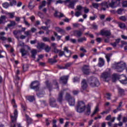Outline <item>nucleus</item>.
<instances>
[{
  "instance_id": "aec40b11",
  "label": "nucleus",
  "mask_w": 127,
  "mask_h": 127,
  "mask_svg": "<svg viewBox=\"0 0 127 127\" xmlns=\"http://www.w3.org/2000/svg\"><path fill=\"white\" fill-rule=\"evenodd\" d=\"M6 22V16H1L0 17V24H4Z\"/></svg>"
},
{
  "instance_id": "09e8293b",
  "label": "nucleus",
  "mask_w": 127,
  "mask_h": 127,
  "mask_svg": "<svg viewBox=\"0 0 127 127\" xmlns=\"http://www.w3.org/2000/svg\"><path fill=\"white\" fill-rule=\"evenodd\" d=\"M119 19L121 20H123V21H127V17L125 16H122L119 17Z\"/></svg>"
},
{
  "instance_id": "3c124183",
  "label": "nucleus",
  "mask_w": 127,
  "mask_h": 127,
  "mask_svg": "<svg viewBox=\"0 0 127 127\" xmlns=\"http://www.w3.org/2000/svg\"><path fill=\"white\" fill-rule=\"evenodd\" d=\"M123 9L122 8H119L118 9V10H117V13H118V14H123Z\"/></svg>"
},
{
  "instance_id": "ddd939ff",
  "label": "nucleus",
  "mask_w": 127,
  "mask_h": 127,
  "mask_svg": "<svg viewBox=\"0 0 127 127\" xmlns=\"http://www.w3.org/2000/svg\"><path fill=\"white\" fill-rule=\"evenodd\" d=\"M68 79H69V75H66L62 76L60 78V83L61 84H67V82H68Z\"/></svg>"
},
{
  "instance_id": "a878e982",
  "label": "nucleus",
  "mask_w": 127,
  "mask_h": 127,
  "mask_svg": "<svg viewBox=\"0 0 127 127\" xmlns=\"http://www.w3.org/2000/svg\"><path fill=\"white\" fill-rule=\"evenodd\" d=\"M100 111V109H99V106H97L96 107H95V109L94 111V112H93V113L91 114V117H94V116H95V115H96V113H98V112H99Z\"/></svg>"
},
{
  "instance_id": "0eeeda50",
  "label": "nucleus",
  "mask_w": 127,
  "mask_h": 127,
  "mask_svg": "<svg viewBox=\"0 0 127 127\" xmlns=\"http://www.w3.org/2000/svg\"><path fill=\"white\" fill-rule=\"evenodd\" d=\"M65 99L68 102L69 106H75V99L72 98L70 94H66Z\"/></svg>"
},
{
  "instance_id": "423d86ee",
  "label": "nucleus",
  "mask_w": 127,
  "mask_h": 127,
  "mask_svg": "<svg viewBox=\"0 0 127 127\" xmlns=\"http://www.w3.org/2000/svg\"><path fill=\"white\" fill-rule=\"evenodd\" d=\"M101 78L105 82H109V80H111V74L109 72H104L101 74Z\"/></svg>"
},
{
  "instance_id": "69168bd1",
  "label": "nucleus",
  "mask_w": 127,
  "mask_h": 127,
  "mask_svg": "<svg viewBox=\"0 0 127 127\" xmlns=\"http://www.w3.org/2000/svg\"><path fill=\"white\" fill-rule=\"evenodd\" d=\"M70 42H71V43H76L77 42V40L75 39H70L69 40Z\"/></svg>"
},
{
  "instance_id": "603ef678",
  "label": "nucleus",
  "mask_w": 127,
  "mask_h": 127,
  "mask_svg": "<svg viewBox=\"0 0 127 127\" xmlns=\"http://www.w3.org/2000/svg\"><path fill=\"white\" fill-rule=\"evenodd\" d=\"M49 27H50V25L48 26H42L40 29H43V30H47Z\"/></svg>"
},
{
  "instance_id": "cd10ccee",
  "label": "nucleus",
  "mask_w": 127,
  "mask_h": 127,
  "mask_svg": "<svg viewBox=\"0 0 127 127\" xmlns=\"http://www.w3.org/2000/svg\"><path fill=\"white\" fill-rule=\"evenodd\" d=\"M31 54L32 58L35 59V56H36V54H37V51L36 50H32Z\"/></svg>"
},
{
  "instance_id": "7ed1b4c3",
  "label": "nucleus",
  "mask_w": 127,
  "mask_h": 127,
  "mask_svg": "<svg viewBox=\"0 0 127 127\" xmlns=\"http://www.w3.org/2000/svg\"><path fill=\"white\" fill-rule=\"evenodd\" d=\"M114 67L116 69L117 72H123L126 68V63L124 62L115 63Z\"/></svg>"
},
{
  "instance_id": "e433bc0d",
  "label": "nucleus",
  "mask_w": 127,
  "mask_h": 127,
  "mask_svg": "<svg viewBox=\"0 0 127 127\" xmlns=\"http://www.w3.org/2000/svg\"><path fill=\"white\" fill-rule=\"evenodd\" d=\"M75 16L76 17H79L80 15H82V11H76L75 13Z\"/></svg>"
},
{
  "instance_id": "f704fd0d",
  "label": "nucleus",
  "mask_w": 127,
  "mask_h": 127,
  "mask_svg": "<svg viewBox=\"0 0 127 127\" xmlns=\"http://www.w3.org/2000/svg\"><path fill=\"white\" fill-rule=\"evenodd\" d=\"M27 100L29 101V102H33V101L35 100V98H34V96H28L27 97Z\"/></svg>"
},
{
  "instance_id": "c9c22d12",
  "label": "nucleus",
  "mask_w": 127,
  "mask_h": 127,
  "mask_svg": "<svg viewBox=\"0 0 127 127\" xmlns=\"http://www.w3.org/2000/svg\"><path fill=\"white\" fill-rule=\"evenodd\" d=\"M55 29H56V31H58V32H60V33L64 32V30L63 29L60 28L59 27H56Z\"/></svg>"
},
{
  "instance_id": "6e6d98bb",
  "label": "nucleus",
  "mask_w": 127,
  "mask_h": 127,
  "mask_svg": "<svg viewBox=\"0 0 127 127\" xmlns=\"http://www.w3.org/2000/svg\"><path fill=\"white\" fill-rule=\"evenodd\" d=\"M92 6L95 8H98L99 7V4L97 3H92Z\"/></svg>"
},
{
  "instance_id": "864d4df0",
  "label": "nucleus",
  "mask_w": 127,
  "mask_h": 127,
  "mask_svg": "<svg viewBox=\"0 0 127 127\" xmlns=\"http://www.w3.org/2000/svg\"><path fill=\"white\" fill-rule=\"evenodd\" d=\"M84 11L85 13H88L89 11H90V9L89 8H87V7H83Z\"/></svg>"
},
{
  "instance_id": "e2e57ef3",
  "label": "nucleus",
  "mask_w": 127,
  "mask_h": 127,
  "mask_svg": "<svg viewBox=\"0 0 127 127\" xmlns=\"http://www.w3.org/2000/svg\"><path fill=\"white\" fill-rule=\"evenodd\" d=\"M121 43H122V45H121V48L124 47V45H127V42H125L124 41H122Z\"/></svg>"
},
{
  "instance_id": "393cba45",
  "label": "nucleus",
  "mask_w": 127,
  "mask_h": 127,
  "mask_svg": "<svg viewBox=\"0 0 127 127\" xmlns=\"http://www.w3.org/2000/svg\"><path fill=\"white\" fill-rule=\"evenodd\" d=\"M25 118L26 119L27 123L29 125L30 124H32L33 122V120L31 119V118H29V116L28 115H26Z\"/></svg>"
},
{
  "instance_id": "f3484780",
  "label": "nucleus",
  "mask_w": 127,
  "mask_h": 127,
  "mask_svg": "<svg viewBox=\"0 0 127 127\" xmlns=\"http://www.w3.org/2000/svg\"><path fill=\"white\" fill-rule=\"evenodd\" d=\"M67 2H69V4L68 5V8H71L73 9L75 6L76 0H70Z\"/></svg>"
},
{
  "instance_id": "bb28decb",
  "label": "nucleus",
  "mask_w": 127,
  "mask_h": 127,
  "mask_svg": "<svg viewBox=\"0 0 127 127\" xmlns=\"http://www.w3.org/2000/svg\"><path fill=\"white\" fill-rule=\"evenodd\" d=\"M71 65H72V63H69L65 64V67L59 66V68L60 69H67V68H68V67H70V66H71Z\"/></svg>"
},
{
  "instance_id": "a18cd8bd",
  "label": "nucleus",
  "mask_w": 127,
  "mask_h": 127,
  "mask_svg": "<svg viewBox=\"0 0 127 127\" xmlns=\"http://www.w3.org/2000/svg\"><path fill=\"white\" fill-rule=\"evenodd\" d=\"M19 73H20V71L19 70L17 69L16 71V80H19V77L17 76V75H19Z\"/></svg>"
},
{
  "instance_id": "5701e85b",
  "label": "nucleus",
  "mask_w": 127,
  "mask_h": 127,
  "mask_svg": "<svg viewBox=\"0 0 127 127\" xmlns=\"http://www.w3.org/2000/svg\"><path fill=\"white\" fill-rule=\"evenodd\" d=\"M45 47V44L44 43H38V46H37V48L38 49H44V47Z\"/></svg>"
},
{
  "instance_id": "58836bf2",
  "label": "nucleus",
  "mask_w": 127,
  "mask_h": 127,
  "mask_svg": "<svg viewBox=\"0 0 127 127\" xmlns=\"http://www.w3.org/2000/svg\"><path fill=\"white\" fill-rule=\"evenodd\" d=\"M43 40L45 42H51V41H50V39L48 37L43 38Z\"/></svg>"
},
{
  "instance_id": "338daca9",
  "label": "nucleus",
  "mask_w": 127,
  "mask_h": 127,
  "mask_svg": "<svg viewBox=\"0 0 127 127\" xmlns=\"http://www.w3.org/2000/svg\"><path fill=\"white\" fill-rule=\"evenodd\" d=\"M38 15H39V16H40V18H43V17H44V15H43V13H42V12H39L38 14Z\"/></svg>"
},
{
  "instance_id": "a19ab883",
  "label": "nucleus",
  "mask_w": 127,
  "mask_h": 127,
  "mask_svg": "<svg viewBox=\"0 0 127 127\" xmlns=\"http://www.w3.org/2000/svg\"><path fill=\"white\" fill-rule=\"evenodd\" d=\"M9 5H10L7 2H5L2 4L3 7L4 8H7Z\"/></svg>"
},
{
  "instance_id": "0e129e2a",
  "label": "nucleus",
  "mask_w": 127,
  "mask_h": 127,
  "mask_svg": "<svg viewBox=\"0 0 127 127\" xmlns=\"http://www.w3.org/2000/svg\"><path fill=\"white\" fill-rule=\"evenodd\" d=\"M63 2H64V3H67V2H65L64 1H63L62 0H59L57 1V3H63Z\"/></svg>"
},
{
  "instance_id": "dca6fc26",
  "label": "nucleus",
  "mask_w": 127,
  "mask_h": 127,
  "mask_svg": "<svg viewBox=\"0 0 127 127\" xmlns=\"http://www.w3.org/2000/svg\"><path fill=\"white\" fill-rule=\"evenodd\" d=\"M50 105L52 108H56L57 106L56 104V101L54 98H51L50 100Z\"/></svg>"
},
{
  "instance_id": "20e7f679",
  "label": "nucleus",
  "mask_w": 127,
  "mask_h": 127,
  "mask_svg": "<svg viewBox=\"0 0 127 127\" xmlns=\"http://www.w3.org/2000/svg\"><path fill=\"white\" fill-rule=\"evenodd\" d=\"M64 51L60 50V52H59V55L60 57H62L63 55H64V56H66V57H70V56H71V55H72L71 51L68 49V47H65L64 49Z\"/></svg>"
},
{
  "instance_id": "8fccbe9b",
  "label": "nucleus",
  "mask_w": 127,
  "mask_h": 127,
  "mask_svg": "<svg viewBox=\"0 0 127 127\" xmlns=\"http://www.w3.org/2000/svg\"><path fill=\"white\" fill-rule=\"evenodd\" d=\"M112 95L110 93H107L105 97L107 100H111V96Z\"/></svg>"
},
{
  "instance_id": "052dcab7",
  "label": "nucleus",
  "mask_w": 127,
  "mask_h": 127,
  "mask_svg": "<svg viewBox=\"0 0 127 127\" xmlns=\"http://www.w3.org/2000/svg\"><path fill=\"white\" fill-rule=\"evenodd\" d=\"M80 81V79L77 77H75L73 78V82L75 83V82H79Z\"/></svg>"
},
{
  "instance_id": "c85d7f7f",
  "label": "nucleus",
  "mask_w": 127,
  "mask_h": 127,
  "mask_svg": "<svg viewBox=\"0 0 127 127\" xmlns=\"http://www.w3.org/2000/svg\"><path fill=\"white\" fill-rule=\"evenodd\" d=\"M87 41V38L84 37L82 38H80L77 40L78 42H79L80 43H83L84 41Z\"/></svg>"
},
{
  "instance_id": "37998d69",
  "label": "nucleus",
  "mask_w": 127,
  "mask_h": 127,
  "mask_svg": "<svg viewBox=\"0 0 127 127\" xmlns=\"http://www.w3.org/2000/svg\"><path fill=\"white\" fill-rule=\"evenodd\" d=\"M101 5H102V6H105V7H106V8H108V7H109V5H108V2H104L102 3Z\"/></svg>"
},
{
  "instance_id": "473e14b6",
  "label": "nucleus",
  "mask_w": 127,
  "mask_h": 127,
  "mask_svg": "<svg viewBox=\"0 0 127 127\" xmlns=\"http://www.w3.org/2000/svg\"><path fill=\"white\" fill-rule=\"evenodd\" d=\"M44 50L46 51V52H49L50 50H51V47H49L48 45H45L44 47Z\"/></svg>"
},
{
  "instance_id": "2eb2a0df",
  "label": "nucleus",
  "mask_w": 127,
  "mask_h": 127,
  "mask_svg": "<svg viewBox=\"0 0 127 127\" xmlns=\"http://www.w3.org/2000/svg\"><path fill=\"white\" fill-rule=\"evenodd\" d=\"M53 0H47V4L48 5V9L50 12H52L53 10H55L54 7L50 5L52 3Z\"/></svg>"
},
{
  "instance_id": "c03bdc74",
  "label": "nucleus",
  "mask_w": 127,
  "mask_h": 127,
  "mask_svg": "<svg viewBox=\"0 0 127 127\" xmlns=\"http://www.w3.org/2000/svg\"><path fill=\"white\" fill-rule=\"evenodd\" d=\"M48 61L50 63H56L57 62V61H56V60L53 59H49Z\"/></svg>"
},
{
  "instance_id": "a211bd4d",
  "label": "nucleus",
  "mask_w": 127,
  "mask_h": 127,
  "mask_svg": "<svg viewBox=\"0 0 127 127\" xmlns=\"http://www.w3.org/2000/svg\"><path fill=\"white\" fill-rule=\"evenodd\" d=\"M54 15L56 17H59V18H61V17H64V16H65V15H64V14H63V13H61L57 11H56L54 14Z\"/></svg>"
},
{
  "instance_id": "13d9d810",
  "label": "nucleus",
  "mask_w": 127,
  "mask_h": 127,
  "mask_svg": "<svg viewBox=\"0 0 127 127\" xmlns=\"http://www.w3.org/2000/svg\"><path fill=\"white\" fill-rule=\"evenodd\" d=\"M76 8H77V10H78V11H81V9H83V8H84V7H83L81 5H78V6H77Z\"/></svg>"
},
{
  "instance_id": "49530a36",
  "label": "nucleus",
  "mask_w": 127,
  "mask_h": 127,
  "mask_svg": "<svg viewBox=\"0 0 127 127\" xmlns=\"http://www.w3.org/2000/svg\"><path fill=\"white\" fill-rule=\"evenodd\" d=\"M11 104L13 105V108H17V105L15 104V100H14V99L12 100Z\"/></svg>"
},
{
  "instance_id": "f8f14e48",
  "label": "nucleus",
  "mask_w": 127,
  "mask_h": 127,
  "mask_svg": "<svg viewBox=\"0 0 127 127\" xmlns=\"http://www.w3.org/2000/svg\"><path fill=\"white\" fill-rule=\"evenodd\" d=\"M82 71L83 72V74L85 75H89L91 70H90V68H89V65H85L83 66L82 68Z\"/></svg>"
},
{
  "instance_id": "ea45409f",
  "label": "nucleus",
  "mask_w": 127,
  "mask_h": 127,
  "mask_svg": "<svg viewBox=\"0 0 127 127\" xmlns=\"http://www.w3.org/2000/svg\"><path fill=\"white\" fill-rule=\"evenodd\" d=\"M10 5L11 6H13V5H16V0H13L10 2Z\"/></svg>"
},
{
  "instance_id": "4d7b16f0",
  "label": "nucleus",
  "mask_w": 127,
  "mask_h": 127,
  "mask_svg": "<svg viewBox=\"0 0 127 127\" xmlns=\"http://www.w3.org/2000/svg\"><path fill=\"white\" fill-rule=\"evenodd\" d=\"M43 57H44V56H43V55H39L37 61V62H38L40 60H41V59H42Z\"/></svg>"
},
{
  "instance_id": "f257e3e1",
  "label": "nucleus",
  "mask_w": 127,
  "mask_h": 127,
  "mask_svg": "<svg viewBox=\"0 0 127 127\" xmlns=\"http://www.w3.org/2000/svg\"><path fill=\"white\" fill-rule=\"evenodd\" d=\"M76 109L77 113H83L84 111L86 115H88L89 116V115L91 114V107L90 105H88L86 107L85 103L83 101H78Z\"/></svg>"
},
{
  "instance_id": "72a5a7b5",
  "label": "nucleus",
  "mask_w": 127,
  "mask_h": 127,
  "mask_svg": "<svg viewBox=\"0 0 127 127\" xmlns=\"http://www.w3.org/2000/svg\"><path fill=\"white\" fill-rule=\"evenodd\" d=\"M10 24L7 25L8 28L11 27V26H14V25L16 24L15 21H10Z\"/></svg>"
},
{
  "instance_id": "2f4dec72",
  "label": "nucleus",
  "mask_w": 127,
  "mask_h": 127,
  "mask_svg": "<svg viewBox=\"0 0 127 127\" xmlns=\"http://www.w3.org/2000/svg\"><path fill=\"white\" fill-rule=\"evenodd\" d=\"M62 97H63V93L62 92L60 93L59 98L58 99V102H60V103H61L62 102Z\"/></svg>"
},
{
  "instance_id": "9d476101",
  "label": "nucleus",
  "mask_w": 127,
  "mask_h": 127,
  "mask_svg": "<svg viewBox=\"0 0 127 127\" xmlns=\"http://www.w3.org/2000/svg\"><path fill=\"white\" fill-rule=\"evenodd\" d=\"M39 82L38 81H35L32 82L30 88L31 89H33V90H35V91H38L39 89Z\"/></svg>"
},
{
  "instance_id": "774afa93",
  "label": "nucleus",
  "mask_w": 127,
  "mask_h": 127,
  "mask_svg": "<svg viewBox=\"0 0 127 127\" xmlns=\"http://www.w3.org/2000/svg\"><path fill=\"white\" fill-rule=\"evenodd\" d=\"M123 7H127V1H125L123 3Z\"/></svg>"
},
{
  "instance_id": "de8ad7c7",
  "label": "nucleus",
  "mask_w": 127,
  "mask_h": 127,
  "mask_svg": "<svg viewBox=\"0 0 127 127\" xmlns=\"http://www.w3.org/2000/svg\"><path fill=\"white\" fill-rule=\"evenodd\" d=\"M51 46L53 48V49L57 48V44L55 43H52L51 45Z\"/></svg>"
},
{
  "instance_id": "39448f33",
  "label": "nucleus",
  "mask_w": 127,
  "mask_h": 127,
  "mask_svg": "<svg viewBox=\"0 0 127 127\" xmlns=\"http://www.w3.org/2000/svg\"><path fill=\"white\" fill-rule=\"evenodd\" d=\"M89 81L91 87H99L100 86V82L96 77H92L89 79Z\"/></svg>"
},
{
  "instance_id": "1a4fd4ad",
  "label": "nucleus",
  "mask_w": 127,
  "mask_h": 127,
  "mask_svg": "<svg viewBox=\"0 0 127 127\" xmlns=\"http://www.w3.org/2000/svg\"><path fill=\"white\" fill-rule=\"evenodd\" d=\"M18 114V112L17 110H15L14 111V116L10 115L12 123L13 125V126H11L10 127H15V124L14 123L16 122V119H17V115Z\"/></svg>"
},
{
  "instance_id": "4468645a",
  "label": "nucleus",
  "mask_w": 127,
  "mask_h": 127,
  "mask_svg": "<svg viewBox=\"0 0 127 127\" xmlns=\"http://www.w3.org/2000/svg\"><path fill=\"white\" fill-rule=\"evenodd\" d=\"M46 84L50 89L51 88V87H53V86H56V87H55L56 88H58V83H57V81H56V80L54 81L53 85H52V84L51 83H49V81H46Z\"/></svg>"
},
{
  "instance_id": "6e6552de",
  "label": "nucleus",
  "mask_w": 127,
  "mask_h": 127,
  "mask_svg": "<svg viewBox=\"0 0 127 127\" xmlns=\"http://www.w3.org/2000/svg\"><path fill=\"white\" fill-rule=\"evenodd\" d=\"M100 34L103 36L108 37V36H111L112 33H111V31L107 30V28H104L101 30Z\"/></svg>"
},
{
  "instance_id": "5fc2aeb1",
  "label": "nucleus",
  "mask_w": 127,
  "mask_h": 127,
  "mask_svg": "<svg viewBox=\"0 0 127 127\" xmlns=\"http://www.w3.org/2000/svg\"><path fill=\"white\" fill-rule=\"evenodd\" d=\"M28 69V66L27 65H24L23 66V70L24 72H25V71H27Z\"/></svg>"
},
{
  "instance_id": "680f3d73",
  "label": "nucleus",
  "mask_w": 127,
  "mask_h": 127,
  "mask_svg": "<svg viewBox=\"0 0 127 127\" xmlns=\"http://www.w3.org/2000/svg\"><path fill=\"white\" fill-rule=\"evenodd\" d=\"M31 3H32V2H30L29 5H28V7L29 8H30V9H32V8H33V7H34V5H31Z\"/></svg>"
},
{
  "instance_id": "b1692460",
  "label": "nucleus",
  "mask_w": 127,
  "mask_h": 127,
  "mask_svg": "<svg viewBox=\"0 0 127 127\" xmlns=\"http://www.w3.org/2000/svg\"><path fill=\"white\" fill-rule=\"evenodd\" d=\"M20 52L21 53L22 57L25 56V55H27L28 54V51H26L24 49H21Z\"/></svg>"
},
{
  "instance_id": "4c0bfd02",
  "label": "nucleus",
  "mask_w": 127,
  "mask_h": 127,
  "mask_svg": "<svg viewBox=\"0 0 127 127\" xmlns=\"http://www.w3.org/2000/svg\"><path fill=\"white\" fill-rule=\"evenodd\" d=\"M74 34H76L77 36H81L82 35V32L80 31H75L74 32Z\"/></svg>"
},
{
  "instance_id": "f03ea898",
  "label": "nucleus",
  "mask_w": 127,
  "mask_h": 127,
  "mask_svg": "<svg viewBox=\"0 0 127 127\" xmlns=\"http://www.w3.org/2000/svg\"><path fill=\"white\" fill-rule=\"evenodd\" d=\"M120 78H121V79H124L121 80H119L121 84H123V85L127 84V78L124 75L120 76L118 74L114 73L112 76V80L113 82H116V80H119Z\"/></svg>"
},
{
  "instance_id": "c756f323",
  "label": "nucleus",
  "mask_w": 127,
  "mask_h": 127,
  "mask_svg": "<svg viewBox=\"0 0 127 127\" xmlns=\"http://www.w3.org/2000/svg\"><path fill=\"white\" fill-rule=\"evenodd\" d=\"M46 5V1L43 0L40 4L39 6V9H41L43 7H44Z\"/></svg>"
},
{
  "instance_id": "79ce46f5",
  "label": "nucleus",
  "mask_w": 127,
  "mask_h": 127,
  "mask_svg": "<svg viewBox=\"0 0 127 127\" xmlns=\"http://www.w3.org/2000/svg\"><path fill=\"white\" fill-rule=\"evenodd\" d=\"M119 26L120 27V28H125V27H126V24L123 23H119Z\"/></svg>"
},
{
  "instance_id": "7c9ffc66",
  "label": "nucleus",
  "mask_w": 127,
  "mask_h": 127,
  "mask_svg": "<svg viewBox=\"0 0 127 127\" xmlns=\"http://www.w3.org/2000/svg\"><path fill=\"white\" fill-rule=\"evenodd\" d=\"M118 91L120 95L121 96H124V95H125V90L121 88V87L118 88Z\"/></svg>"
},
{
  "instance_id": "412c9836",
  "label": "nucleus",
  "mask_w": 127,
  "mask_h": 127,
  "mask_svg": "<svg viewBox=\"0 0 127 127\" xmlns=\"http://www.w3.org/2000/svg\"><path fill=\"white\" fill-rule=\"evenodd\" d=\"M105 65V61L102 58H100L99 60L98 66L99 67H103Z\"/></svg>"
},
{
  "instance_id": "6ab92c4d",
  "label": "nucleus",
  "mask_w": 127,
  "mask_h": 127,
  "mask_svg": "<svg viewBox=\"0 0 127 127\" xmlns=\"http://www.w3.org/2000/svg\"><path fill=\"white\" fill-rule=\"evenodd\" d=\"M81 88L83 90H86V88H88V84L86 80L83 79L81 82Z\"/></svg>"
},
{
  "instance_id": "4be33fe9",
  "label": "nucleus",
  "mask_w": 127,
  "mask_h": 127,
  "mask_svg": "<svg viewBox=\"0 0 127 127\" xmlns=\"http://www.w3.org/2000/svg\"><path fill=\"white\" fill-rule=\"evenodd\" d=\"M5 34V33L4 32H0V40H2V41H5L6 40L7 38L6 37L3 36Z\"/></svg>"
},
{
  "instance_id": "bf43d9fd",
  "label": "nucleus",
  "mask_w": 127,
  "mask_h": 127,
  "mask_svg": "<svg viewBox=\"0 0 127 127\" xmlns=\"http://www.w3.org/2000/svg\"><path fill=\"white\" fill-rule=\"evenodd\" d=\"M8 15H9L10 18H13V17L14 16V13H9Z\"/></svg>"
},
{
  "instance_id": "9b49d317",
  "label": "nucleus",
  "mask_w": 127,
  "mask_h": 127,
  "mask_svg": "<svg viewBox=\"0 0 127 127\" xmlns=\"http://www.w3.org/2000/svg\"><path fill=\"white\" fill-rule=\"evenodd\" d=\"M120 0H113L111 3L109 4V6L112 8H116L117 6L120 5Z\"/></svg>"
}]
</instances>
